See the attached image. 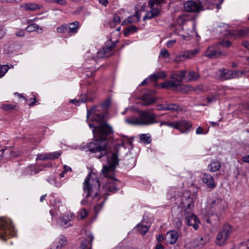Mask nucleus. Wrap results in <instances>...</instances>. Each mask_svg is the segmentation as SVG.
<instances>
[{"instance_id":"obj_33","label":"nucleus","mask_w":249,"mask_h":249,"mask_svg":"<svg viewBox=\"0 0 249 249\" xmlns=\"http://www.w3.org/2000/svg\"><path fill=\"white\" fill-rule=\"evenodd\" d=\"M200 77V75L194 71H189L187 78L189 81H196Z\"/></svg>"},{"instance_id":"obj_19","label":"nucleus","mask_w":249,"mask_h":249,"mask_svg":"<svg viewBox=\"0 0 249 249\" xmlns=\"http://www.w3.org/2000/svg\"><path fill=\"white\" fill-rule=\"evenodd\" d=\"M202 180L207 187L211 189H213L216 187V183L212 176L208 173H204L202 175Z\"/></svg>"},{"instance_id":"obj_5","label":"nucleus","mask_w":249,"mask_h":249,"mask_svg":"<svg viewBox=\"0 0 249 249\" xmlns=\"http://www.w3.org/2000/svg\"><path fill=\"white\" fill-rule=\"evenodd\" d=\"M17 231L11 220L7 217L0 218V239L6 241L16 236Z\"/></svg>"},{"instance_id":"obj_32","label":"nucleus","mask_w":249,"mask_h":249,"mask_svg":"<svg viewBox=\"0 0 249 249\" xmlns=\"http://www.w3.org/2000/svg\"><path fill=\"white\" fill-rule=\"evenodd\" d=\"M221 164L219 161H212L211 163L208 165V168L209 170L212 172H215L220 169Z\"/></svg>"},{"instance_id":"obj_31","label":"nucleus","mask_w":249,"mask_h":249,"mask_svg":"<svg viewBox=\"0 0 249 249\" xmlns=\"http://www.w3.org/2000/svg\"><path fill=\"white\" fill-rule=\"evenodd\" d=\"M27 24L29 25L26 28L25 30L28 32H31L37 31L39 29L42 30L41 28H40L39 26L36 23H32V20H29L27 21Z\"/></svg>"},{"instance_id":"obj_9","label":"nucleus","mask_w":249,"mask_h":249,"mask_svg":"<svg viewBox=\"0 0 249 249\" xmlns=\"http://www.w3.org/2000/svg\"><path fill=\"white\" fill-rule=\"evenodd\" d=\"M117 43V40L112 42L111 39H109L106 42L105 46L103 48V49L98 52L97 57L102 58L110 56Z\"/></svg>"},{"instance_id":"obj_16","label":"nucleus","mask_w":249,"mask_h":249,"mask_svg":"<svg viewBox=\"0 0 249 249\" xmlns=\"http://www.w3.org/2000/svg\"><path fill=\"white\" fill-rule=\"evenodd\" d=\"M149 4L150 0L148 1V7L151 9L150 10L147 11L145 15L143 17V20L144 21L157 17L160 16V9L158 7H154V5L155 4H154L152 6H151Z\"/></svg>"},{"instance_id":"obj_3","label":"nucleus","mask_w":249,"mask_h":249,"mask_svg":"<svg viewBox=\"0 0 249 249\" xmlns=\"http://www.w3.org/2000/svg\"><path fill=\"white\" fill-rule=\"evenodd\" d=\"M119 147L120 146L116 144L113 147L112 149H108V153L106 155H108L109 152L111 153V155L107 156V165H104L102 170V172L104 175L107 176L108 173L113 172L119 164Z\"/></svg>"},{"instance_id":"obj_45","label":"nucleus","mask_w":249,"mask_h":249,"mask_svg":"<svg viewBox=\"0 0 249 249\" xmlns=\"http://www.w3.org/2000/svg\"><path fill=\"white\" fill-rule=\"evenodd\" d=\"M248 71L245 70L237 71L234 70L235 79L241 77L242 75L247 74Z\"/></svg>"},{"instance_id":"obj_59","label":"nucleus","mask_w":249,"mask_h":249,"mask_svg":"<svg viewBox=\"0 0 249 249\" xmlns=\"http://www.w3.org/2000/svg\"><path fill=\"white\" fill-rule=\"evenodd\" d=\"M30 101H31L30 103H29V106L30 107H32L36 105V99L35 97L33 98H31Z\"/></svg>"},{"instance_id":"obj_48","label":"nucleus","mask_w":249,"mask_h":249,"mask_svg":"<svg viewBox=\"0 0 249 249\" xmlns=\"http://www.w3.org/2000/svg\"><path fill=\"white\" fill-rule=\"evenodd\" d=\"M86 100L84 99L83 98L81 99H73L70 101V103L75 104L76 106H79L82 103H86Z\"/></svg>"},{"instance_id":"obj_2","label":"nucleus","mask_w":249,"mask_h":249,"mask_svg":"<svg viewBox=\"0 0 249 249\" xmlns=\"http://www.w3.org/2000/svg\"><path fill=\"white\" fill-rule=\"evenodd\" d=\"M100 187V183L97 175L90 173L86 178L83 183V188L85 194L84 199L81 201L82 205L88 203L93 204L97 202L94 206L96 214L98 213L103 208L107 198L100 195L98 191Z\"/></svg>"},{"instance_id":"obj_13","label":"nucleus","mask_w":249,"mask_h":249,"mask_svg":"<svg viewBox=\"0 0 249 249\" xmlns=\"http://www.w3.org/2000/svg\"><path fill=\"white\" fill-rule=\"evenodd\" d=\"M192 126L193 124L191 121L185 119H181L177 121L176 129L178 130L181 133H188L191 131Z\"/></svg>"},{"instance_id":"obj_37","label":"nucleus","mask_w":249,"mask_h":249,"mask_svg":"<svg viewBox=\"0 0 249 249\" xmlns=\"http://www.w3.org/2000/svg\"><path fill=\"white\" fill-rule=\"evenodd\" d=\"M216 43L218 44L220 46V48H221L222 50H223L224 47L229 48L232 44L231 41L229 39H222Z\"/></svg>"},{"instance_id":"obj_62","label":"nucleus","mask_w":249,"mask_h":249,"mask_svg":"<svg viewBox=\"0 0 249 249\" xmlns=\"http://www.w3.org/2000/svg\"><path fill=\"white\" fill-rule=\"evenodd\" d=\"M132 18L133 17H129L125 20L124 21L122 24H123L124 22H127V23H131L133 22L134 21L132 20Z\"/></svg>"},{"instance_id":"obj_64","label":"nucleus","mask_w":249,"mask_h":249,"mask_svg":"<svg viewBox=\"0 0 249 249\" xmlns=\"http://www.w3.org/2000/svg\"><path fill=\"white\" fill-rule=\"evenodd\" d=\"M242 45L245 47L247 49L249 50V42L248 41H244L242 42Z\"/></svg>"},{"instance_id":"obj_21","label":"nucleus","mask_w":249,"mask_h":249,"mask_svg":"<svg viewBox=\"0 0 249 249\" xmlns=\"http://www.w3.org/2000/svg\"><path fill=\"white\" fill-rule=\"evenodd\" d=\"M178 237V231L175 230H170L167 232L165 239L167 243L173 245L177 242Z\"/></svg>"},{"instance_id":"obj_10","label":"nucleus","mask_w":249,"mask_h":249,"mask_svg":"<svg viewBox=\"0 0 249 249\" xmlns=\"http://www.w3.org/2000/svg\"><path fill=\"white\" fill-rule=\"evenodd\" d=\"M172 80L162 82L160 84V87L162 89H170L176 92L180 91L182 90L183 85L181 84L178 80L177 78L172 77Z\"/></svg>"},{"instance_id":"obj_15","label":"nucleus","mask_w":249,"mask_h":249,"mask_svg":"<svg viewBox=\"0 0 249 249\" xmlns=\"http://www.w3.org/2000/svg\"><path fill=\"white\" fill-rule=\"evenodd\" d=\"M183 6L185 11L188 12H199L203 10V7L201 4L194 0H188L185 2Z\"/></svg>"},{"instance_id":"obj_44","label":"nucleus","mask_w":249,"mask_h":249,"mask_svg":"<svg viewBox=\"0 0 249 249\" xmlns=\"http://www.w3.org/2000/svg\"><path fill=\"white\" fill-rule=\"evenodd\" d=\"M57 32L59 33H68V24H64L57 28Z\"/></svg>"},{"instance_id":"obj_50","label":"nucleus","mask_w":249,"mask_h":249,"mask_svg":"<svg viewBox=\"0 0 249 249\" xmlns=\"http://www.w3.org/2000/svg\"><path fill=\"white\" fill-rule=\"evenodd\" d=\"M207 132L208 131L204 132L203 128L201 126H198L196 129V134L197 135L206 134Z\"/></svg>"},{"instance_id":"obj_46","label":"nucleus","mask_w":249,"mask_h":249,"mask_svg":"<svg viewBox=\"0 0 249 249\" xmlns=\"http://www.w3.org/2000/svg\"><path fill=\"white\" fill-rule=\"evenodd\" d=\"M88 214V212L85 208L82 209L79 213L78 217L80 219H84Z\"/></svg>"},{"instance_id":"obj_51","label":"nucleus","mask_w":249,"mask_h":249,"mask_svg":"<svg viewBox=\"0 0 249 249\" xmlns=\"http://www.w3.org/2000/svg\"><path fill=\"white\" fill-rule=\"evenodd\" d=\"M182 220L180 218L177 219L176 221L175 222V227L178 229H179L182 227Z\"/></svg>"},{"instance_id":"obj_17","label":"nucleus","mask_w":249,"mask_h":249,"mask_svg":"<svg viewBox=\"0 0 249 249\" xmlns=\"http://www.w3.org/2000/svg\"><path fill=\"white\" fill-rule=\"evenodd\" d=\"M152 92V90L151 89H146L143 92L142 100L145 106L152 105L156 102V99L150 96Z\"/></svg>"},{"instance_id":"obj_7","label":"nucleus","mask_w":249,"mask_h":249,"mask_svg":"<svg viewBox=\"0 0 249 249\" xmlns=\"http://www.w3.org/2000/svg\"><path fill=\"white\" fill-rule=\"evenodd\" d=\"M131 123L136 125H149L156 123V115L147 111H141L139 117L135 118Z\"/></svg>"},{"instance_id":"obj_23","label":"nucleus","mask_w":249,"mask_h":249,"mask_svg":"<svg viewBox=\"0 0 249 249\" xmlns=\"http://www.w3.org/2000/svg\"><path fill=\"white\" fill-rule=\"evenodd\" d=\"M60 155L61 154L57 151L53 153H47L46 154H39L37 155L36 160H54L58 159Z\"/></svg>"},{"instance_id":"obj_58","label":"nucleus","mask_w":249,"mask_h":249,"mask_svg":"<svg viewBox=\"0 0 249 249\" xmlns=\"http://www.w3.org/2000/svg\"><path fill=\"white\" fill-rule=\"evenodd\" d=\"M99 2L100 4L106 7L108 4V0H99Z\"/></svg>"},{"instance_id":"obj_24","label":"nucleus","mask_w":249,"mask_h":249,"mask_svg":"<svg viewBox=\"0 0 249 249\" xmlns=\"http://www.w3.org/2000/svg\"><path fill=\"white\" fill-rule=\"evenodd\" d=\"M161 107V109L163 110H169L176 112H178L181 110V107L176 104L169 103L162 105Z\"/></svg>"},{"instance_id":"obj_26","label":"nucleus","mask_w":249,"mask_h":249,"mask_svg":"<svg viewBox=\"0 0 249 249\" xmlns=\"http://www.w3.org/2000/svg\"><path fill=\"white\" fill-rule=\"evenodd\" d=\"M166 77V74L163 71H160L150 75L148 76V79L151 81L156 82L160 79H163Z\"/></svg>"},{"instance_id":"obj_61","label":"nucleus","mask_w":249,"mask_h":249,"mask_svg":"<svg viewBox=\"0 0 249 249\" xmlns=\"http://www.w3.org/2000/svg\"><path fill=\"white\" fill-rule=\"evenodd\" d=\"M164 237L162 234H159L157 237V240L159 242H162Z\"/></svg>"},{"instance_id":"obj_18","label":"nucleus","mask_w":249,"mask_h":249,"mask_svg":"<svg viewBox=\"0 0 249 249\" xmlns=\"http://www.w3.org/2000/svg\"><path fill=\"white\" fill-rule=\"evenodd\" d=\"M218 76L219 79L222 81L235 79L234 71L229 70L226 69H220Z\"/></svg>"},{"instance_id":"obj_54","label":"nucleus","mask_w":249,"mask_h":249,"mask_svg":"<svg viewBox=\"0 0 249 249\" xmlns=\"http://www.w3.org/2000/svg\"><path fill=\"white\" fill-rule=\"evenodd\" d=\"M67 168V166L65 165L64 166L63 171L60 174V177L61 178H64L65 177V174L68 172V170H66Z\"/></svg>"},{"instance_id":"obj_14","label":"nucleus","mask_w":249,"mask_h":249,"mask_svg":"<svg viewBox=\"0 0 249 249\" xmlns=\"http://www.w3.org/2000/svg\"><path fill=\"white\" fill-rule=\"evenodd\" d=\"M121 182L115 178H112L108 181L104 186V188L108 193H115L120 189Z\"/></svg>"},{"instance_id":"obj_30","label":"nucleus","mask_w":249,"mask_h":249,"mask_svg":"<svg viewBox=\"0 0 249 249\" xmlns=\"http://www.w3.org/2000/svg\"><path fill=\"white\" fill-rule=\"evenodd\" d=\"M184 202L185 203L182 204V206L184 208V209L183 210V215H185V212L190 213H193V209L194 206V201Z\"/></svg>"},{"instance_id":"obj_52","label":"nucleus","mask_w":249,"mask_h":249,"mask_svg":"<svg viewBox=\"0 0 249 249\" xmlns=\"http://www.w3.org/2000/svg\"><path fill=\"white\" fill-rule=\"evenodd\" d=\"M113 21L115 23V24L120 23L121 22V18L117 14H115L113 16Z\"/></svg>"},{"instance_id":"obj_11","label":"nucleus","mask_w":249,"mask_h":249,"mask_svg":"<svg viewBox=\"0 0 249 249\" xmlns=\"http://www.w3.org/2000/svg\"><path fill=\"white\" fill-rule=\"evenodd\" d=\"M185 223L188 226H192L195 230H197L199 227L200 221L195 213L185 212L184 215Z\"/></svg>"},{"instance_id":"obj_20","label":"nucleus","mask_w":249,"mask_h":249,"mask_svg":"<svg viewBox=\"0 0 249 249\" xmlns=\"http://www.w3.org/2000/svg\"><path fill=\"white\" fill-rule=\"evenodd\" d=\"M93 239L94 236L92 234L88 235L86 238L80 241L79 249H92Z\"/></svg>"},{"instance_id":"obj_22","label":"nucleus","mask_w":249,"mask_h":249,"mask_svg":"<svg viewBox=\"0 0 249 249\" xmlns=\"http://www.w3.org/2000/svg\"><path fill=\"white\" fill-rule=\"evenodd\" d=\"M198 51L196 50L186 51L181 53L177 58L178 61H184L195 56Z\"/></svg>"},{"instance_id":"obj_43","label":"nucleus","mask_w":249,"mask_h":249,"mask_svg":"<svg viewBox=\"0 0 249 249\" xmlns=\"http://www.w3.org/2000/svg\"><path fill=\"white\" fill-rule=\"evenodd\" d=\"M171 1L172 0H170ZM167 2V0H150V5L152 6L154 4H156L157 6H160L162 4H165Z\"/></svg>"},{"instance_id":"obj_6","label":"nucleus","mask_w":249,"mask_h":249,"mask_svg":"<svg viewBox=\"0 0 249 249\" xmlns=\"http://www.w3.org/2000/svg\"><path fill=\"white\" fill-rule=\"evenodd\" d=\"M232 231V226L228 223L224 224L217 233L215 240L216 245L220 247L224 246L227 243Z\"/></svg>"},{"instance_id":"obj_8","label":"nucleus","mask_w":249,"mask_h":249,"mask_svg":"<svg viewBox=\"0 0 249 249\" xmlns=\"http://www.w3.org/2000/svg\"><path fill=\"white\" fill-rule=\"evenodd\" d=\"M225 53L217 43L209 46L205 52V56L209 58H216L224 55Z\"/></svg>"},{"instance_id":"obj_47","label":"nucleus","mask_w":249,"mask_h":249,"mask_svg":"<svg viewBox=\"0 0 249 249\" xmlns=\"http://www.w3.org/2000/svg\"><path fill=\"white\" fill-rule=\"evenodd\" d=\"M9 69L8 65H0V78L2 77Z\"/></svg>"},{"instance_id":"obj_25","label":"nucleus","mask_w":249,"mask_h":249,"mask_svg":"<svg viewBox=\"0 0 249 249\" xmlns=\"http://www.w3.org/2000/svg\"><path fill=\"white\" fill-rule=\"evenodd\" d=\"M196 198V195L192 194L189 190L185 191L183 193L181 204L185 203L184 202H188L195 201Z\"/></svg>"},{"instance_id":"obj_56","label":"nucleus","mask_w":249,"mask_h":249,"mask_svg":"<svg viewBox=\"0 0 249 249\" xmlns=\"http://www.w3.org/2000/svg\"><path fill=\"white\" fill-rule=\"evenodd\" d=\"M176 42L175 40H168L166 43V45L168 48L171 47Z\"/></svg>"},{"instance_id":"obj_29","label":"nucleus","mask_w":249,"mask_h":249,"mask_svg":"<svg viewBox=\"0 0 249 249\" xmlns=\"http://www.w3.org/2000/svg\"><path fill=\"white\" fill-rule=\"evenodd\" d=\"M22 7L26 11H35L41 9L42 6L34 3H29L22 5Z\"/></svg>"},{"instance_id":"obj_39","label":"nucleus","mask_w":249,"mask_h":249,"mask_svg":"<svg viewBox=\"0 0 249 249\" xmlns=\"http://www.w3.org/2000/svg\"><path fill=\"white\" fill-rule=\"evenodd\" d=\"M50 199L49 200L50 205L52 206H56L58 204L61 202L60 198L58 197H55L53 194H52L50 195Z\"/></svg>"},{"instance_id":"obj_28","label":"nucleus","mask_w":249,"mask_h":249,"mask_svg":"<svg viewBox=\"0 0 249 249\" xmlns=\"http://www.w3.org/2000/svg\"><path fill=\"white\" fill-rule=\"evenodd\" d=\"M68 24V33L69 34H76L80 28V23L78 21L70 23Z\"/></svg>"},{"instance_id":"obj_34","label":"nucleus","mask_w":249,"mask_h":249,"mask_svg":"<svg viewBox=\"0 0 249 249\" xmlns=\"http://www.w3.org/2000/svg\"><path fill=\"white\" fill-rule=\"evenodd\" d=\"M137 27L135 25H130L129 27L125 28L124 30V36H128L130 34H134L137 31Z\"/></svg>"},{"instance_id":"obj_55","label":"nucleus","mask_w":249,"mask_h":249,"mask_svg":"<svg viewBox=\"0 0 249 249\" xmlns=\"http://www.w3.org/2000/svg\"><path fill=\"white\" fill-rule=\"evenodd\" d=\"M5 34V29L2 26H0V39L2 38Z\"/></svg>"},{"instance_id":"obj_40","label":"nucleus","mask_w":249,"mask_h":249,"mask_svg":"<svg viewBox=\"0 0 249 249\" xmlns=\"http://www.w3.org/2000/svg\"><path fill=\"white\" fill-rule=\"evenodd\" d=\"M138 231L142 234L144 235L148 231L149 227L146 225L138 224L137 226Z\"/></svg>"},{"instance_id":"obj_1","label":"nucleus","mask_w":249,"mask_h":249,"mask_svg":"<svg viewBox=\"0 0 249 249\" xmlns=\"http://www.w3.org/2000/svg\"><path fill=\"white\" fill-rule=\"evenodd\" d=\"M111 104V98L109 97L100 104L87 109V118H90L93 122L89 124V127L91 129L93 140L87 143V148L95 154L94 157L97 159L108 154V142L113 136V128L106 119Z\"/></svg>"},{"instance_id":"obj_27","label":"nucleus","mask_w":249,"mask_h":249,"mask_svg":"<svg viewBox=\"0 0 249 249\" xmlns=\"http://www.w3.org/2000/svg\"><path fill=\"white\" fill-rule=\"evenodd\" d=\"M67 243L66 237L61 235L59 241H55L52 245L51 249H60L65 246Z\"/></svg>"},{"instance_id":"obj_41","label":"nucleus","mask_w":249,"mask_h":249,"mask_svg":"<svg viewBox=\"0 0 249 249\" xmlns=\"http://www.w3.org/2000/svg\"><path fill=\"white\" fill-rule=\"evenodd\" d=\"M61 223L62 226L68 228L71 225L69 223L70 219L68 216H64L60 218Z\"/></svg>"},{"instance_id":"obj_53","label":"nucleus","mask_w":249,"mask_h":249,"mask_svg":"<svg viewBox=\"0 0 249 249\" xmlns=\"http://www.w3.org/2000/svg\"><path fill=\"white\" fill-rule=\"evenodd\" d=\"M15 35L17 36L22 37V36H24V35H25V32H24V31L23 30L20 29L17 32H16L15 33Z\"/></svg>"},{"instance_id":"obj_12","label":"nucleus","mask_w":249,"mask_h":249,"mask_svg":"<svg viewBox=\"0 0 249 249\" xmlns=\"http://www.w3.org/2000/svg\"><path fill=\"white\" fill-rule=\"evenodd\" d=\"M249 33V28L227 30L224 35L227 38L235 39L247 36Z\"/></svg>"},{"instance_id":"obj_35","label":"nucleus","mask_w":249,"mask_h":249,"mask_svg":"<svg viewBox=\"0 0 249 249\" xmlns=\"http://www.w3.org/2000/svg\"><path fill=\"white\" fill-rule=\"evenodd\" d=\"M186 73L187 71L186 70L178 71L175 74V75L176 76L175 78H177V80L181 84L183 80L185 77Z\"/></svg>"},{"instance_id":"obj_57","label":"nucleus","mask_w":249,"mask_h":249,"mask_svg":"<svg viewBox=\"0 0 249 249\" xmlns=\"http://www.w3.org/2000/svg\"><path fill=\"white\" fill-rule=\"evenodd\" d=\"M242 160L244 162L249 163V155L242 157Z\"/></svg>"},{"instance_id":"obj_63","label":"nucleus","mask_w":249,"mask_h":249,"mask_svg":"<svg viewBox=\"0 0 249 249\" xmlns=\"http://www.w3.org/2000/svg\"><path fill=\"white\" fill-rule=\"evenodd\" d=\"M155 249H164V247L161 244L158 243L156 246Z\"/></svg>"},{"instance_id":"obj_4","label":"nucleus","mask_w":249,"mask_h":249,"mask_svg":"<svg viewBox=\"0 0 249 249\" xmlns=\"http://www.w3.org/2000/svg\"><path fill=\"white\" fill-rule=\"evenodd\" d=\"M225 201L221 198H217L212 201L208 211L209 217L206 220L208 223H211V219L218 221L225 209Z\"/></svg>"},{"instance_id":"obj_36","label":"nucleus","mask_w":249,"mask_h":249,"mask_svg":"<svg viewBox=\"0 0 249 249\" xmlns=\"http://www.w3.org/2000/svg\"><path fill=\"white\" fill-rule=\"evenodd\" d=\"M140 139L145 144H149L152 141L151 137L149 134H142L140 136Z\"/></svg>"},{"instance_id":"obj_60","label":"nucleus","mask_w":249,"mask_h":249,"mask_svg":"<svg viewBox=\"0 0 249 249\" xmlns=\"http://www.w3.org/2000/svg\"><path fill=\"white\" fill-rule=\"evenodd\" d=\"M150 82H151V81L148 79V77L147 78L145 79L142 82H141L140 86H143L148 84Z\"/></svg>"},{"instance_id":"obj_42","label":"nucleus","mask_w":249,"mask_h":249,"mask_svg":"<svg viewBox=\"0 0 249 249\" xmlns=\"http://www.w3.org/2000/svg\"><path fill=\"white\" fill-rule=\"evenodd\" d=\"M166 125L174 129L177 127V121L174 122L162 121L160 122V126Z\"/></svg>"},{"instance_id":"obj_49","label":"nucleus","mask_w":249,"mask_h":249,"mask_svg":"<svg viewBox=\"0 0 249 249\" xmlns=\"http://www.w3.org/2000/svg\"><path fill=\"white\" fill-rule=\"evenodd\" d=\"M160 55L164 58L168 57L170 55V54L168 51L165 49H162L160 51Z\"/></svg>"},{"instance_id":"obj_38","label":"nucleus","mask_w":249,"mask_h":249,"mask_svg":"<svg viewBox=\"0 0 249 249\" xmlns=\"http://www.w3.org/2000/svg\"><path fill=\"white\" fill-rule=\"evenodd\" d=\"M1 108L7 111H11L13 110H17L18 109V107L15 105L11 104H2Z\"/></svg>"}]
</instances>
